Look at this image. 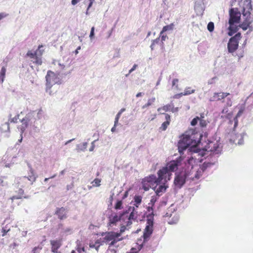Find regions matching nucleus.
Here are the masks:
<instances>
[{
	"label": "nucleus",
	"mask_w": 253,
	"mask_h": 253,
	"mask_svg": "<svg viewBox=\"0 0 253 253\" xmlns=\"http://www.w3.org/2000/svg\"><path fill=\"white\" fill-rule=\"evenodd\" d=\"M194 92H195L194 89H191V87H187L185 88L184 92L181 93V95H187L191 94V93H193Z\"/></svg>",
	"instance_id": "nucleus-31"
},
{
	"label": "nucleus",
	"mask_w": 253,
	"mask_h": 253,
	"mask_svg": "<svg viewBox=\"0 0 253 253\" xmlns=\"http://www.w3.org/2000/svg\"><path fill=\"white\" fill-rule=\"evenodd\" d=\"M199 120L200 118H199L198 117H196L192 120V121L191 122V125L192 126H195L197 124L198 122L199 121Z\"/></svg>",
	"instance_id": "nucleus-42"
},
{
	"label": "nucleus",
	"mask_w": 253,
	"mask_h": 253,
	"mask_svg": "<svg viewBox=\"0 0 253 253\" xmlns=\"http://www.w3.org/2000/svg\"><path fill=\"white\" fill-rule=\"evenodd\" d=\"M172 210L174 211V209H173L172 208V206H171L170 207H169L168 210V211L167 212V213L165 214V217H170L171 216V213H169V211H171Z\"/></svg>",
	"instance_id": "nucleus-45"
},
{
	"label": "nucleus",
	"mask_w": 253,
	"mask_h": 253,
	"mask_svg": "<svg viewBox=\"0 0 253 253\" xmlns=\"http://www.w3.org/2000/svg\"><path fill=\"white\" fill-rule=\"evenodd\" d=\"M7 15V14L5 13H3V12H1L0 13V21L3 18H5V17H6Z\"/></svg>",
	"instance_id": "nucleus-60"
},
{
	"label": "nucleus",
	"mask_w": 253,
	"mask_h": 253,
	"mask_svg": "<svg viewBox=\"0 0 253 253\" xmlns=\"http://www.w3.org/2000/svg\"><path fill=\"white\" fill-rule=\"evenodd\" d=\"M216 80H217L216 77H213L208 81V84H212L215 82V81Z\"/></svg>",
	"instance_id": "nucleus-53"
},
{
	"label": "nucleus",
	"mask_w": 253,
	"mask_h": 253,
	"mask_svg": "<svg viewBox=\"0 0 253 253\" xmlns=\"http://www.w3.org/2000/svg\"><path fill=\"white\" fill-rule=\"evenodd\" d=\"M165 119L166 120V121H168V122H170V117L169 115H168L167 114H165Z\"/></svg>",
	"instance_id": "nucleus-64"
},
{
	"label": "nucleus",
	"mask_w": 253,
	"mask_h": 253,
	"mask_svg": "<svg viewBox=\"0 0 253 253\" xmlns=\"http://www.w3.org/2000/svg\"><path fill=\"white\" fill-rule=\"evenodd\" d=\"M146 226L143 232V242L146 243L148 241L150 236L153 233L154 218L151 215L148 217L147 219Z\"/></svg>",
	"instance_id": "nucleus-11"
},
{
	"label": "nucleus",
	"mask_w": 253,
	"mask_h": 253,
	"mask_svg": "<svg viewBox=\"0 0 253 253\" xmlns=\"http://www.w3.org/2000/svg\"><path fill=\"white\" fill-rule=\"evenodd\" d=\"M158 177H157L155 175L151 174L149 176L145 177L143 180L148 183H151L152 184H153V183H155L157 185L161 184L164 179V181H167V179H166L163 174L162 173H160V170L158 171Z\"/></svg>",
	"instance_id": "nucleus-13"
},
{
	"label": "nucleus",
	"mask_w": 253,
	"mask_h": 253,
	"mask_svg": "<svg viewBox=\"0 0 253 253\" xmlns=\"http://www.w3.org/2000/svg\"><path fill=\"white\" fill-rule=\"evenodd\" d=\"M159 196L157 195L156 194L155 195H154L151 197V199L150 200V203L148 204L149 205H152V206H154L155 203L157 202L159 198Z\"/></svg>",
	"instance_id": "nucleus-34"
},
{
	"label": "nucleus",
	"mask_w": 253,
	"mask_h": 253,
	"mask_svg": "<svg viewBox=\"0 0 253 253\" xmlns=\"http://www.w3.org/2000/svg\"><path fill=\"white\" fill-rule=\"evenodd\" d=\"M171 108H173V103H170L169 104H167L162 108H159L157 110L158 112H159L162 114H164V113H162V111H164L165 112H167L169 111H170Z\"/></svg>",
	"instance_id": "nucleus-22"
},
{
	"label": "nucleus",
	"mask_w": 253,
	"mask_h": 253,
	"mask_svg": "<svg viewBox=\"0 0 253 253\" xmlns=\"http://www.w3.org/2000/svg\"><path fill=\"white\" fill-rule=\"evenodd\" d=\"M121 116V115L120 114V113H118L116 115L115 119V122H114V123H115V125L118 124L119 120Z\"/></svg>",
	"instance_id": "nucleus-54"
},
{
	"label": "nucleus",
	"mask_w": 253,
	"mask_h": 253,
	"mask_svg": "<svg viewBox=\"0 0 253 253\" xmlns=\"http://www.w3.org/2000/svg\"><path fill=\"white\" fill-rule=\"evenodd\" d=\"M200 125L202 127H205L207 126V122L205 120L200 119Z\"/></svg>",
	"instance_id": "nucleus-49"
},
{
	"label": "nucleus",
	"mask_w": 253,
	"mask_h": 253,
	"mask_svg": "<svg viewBox=\"0 0 253 253\" xmlns=\"http://www.w3.org/2000/svg\"><path fill=\"white\" fill-rule=\"evenodd\" d=\"M159 42H160V37L152 41V42L154 43L155 44H159Z\"/></svg>",
	"instance_id": "nucleus-61"
},
{
	"label": "nucleus",
	"mask_w": 253,
	"mask_h": 253,
	"mask_svg": "<svg viewBox=\"0 0 253 253\" xmlns=\"http://www.w3.org/2000/svg\"><path fill=\"white\" fill-rule=\"evenodd\" d=\"M142 188L145 191H148L149 190L150 188L151 187V185H152L151 183H148L146 181H145L144 180H142Z\"/></svg>",
	"instance_id": "nucleus-27"
},
{
	"label": "nucleus",
	"mask_w": 253,
	"mask_h": 253,
	"mask_svg": "<svg viewBox=\"0 0 253 253\" xmlns=\"http://www.w3.org/2000/svg\"><path fill=\"white\" fill-rule=\"evenodd\" d=\"M122 201L121 200H118L115 206V208L116 210H120L123 208L122 207Z\"/></svg>",
	"instance_id": "nucleus-38"
},
{
	"label": "nucleus",
	"mask_w": 253,
	"mask_h": 253,
	"mask_svg": "<svg viewBox=\"0 0 253 253\" xmlns=\"http://www.w3.org/2000/svg\"><path fill=\"white\" fill-rule=\"evenodd\" d=\"M167 182V181H164V179L161 184H159L158 185L156 184V186L154 188L156 194L158 196H161L166 192V189L168 187V186L166 185Z\"/></svg>",
	"instance_id": "nucleus-15"
},
{
	"label": "nucleus",
	"mask_w": 253,
	"mask_h": 253,
	"mask_svg": "<svg viewBox=\"0 0 253 253\" xmlns=\"http://www.w3.org/2000/svg\"><path fill=\"white\" fill-rule=\"evenodd\" d=\"M96 141V140H94L91 143V146L90 147L89 151L91 152L94 150V147H95V142Z\"/></svg>",
	"instance_id": "nucleus-58"
},
{
	"label": "nucleus",
	"mask_w": 253,
	"mask_h": 253,
	"mask_svg": "<svg viewBox=\"0 0 253 253\" xmlns=\"http://www.w3.org/2000/svg\"><path fill=\"white\" fill-rule=\"evenodd\" d=\"M72 229L71 228L67 227L63 228L62 232L67 235L71 234L72 233Z\"/></svg>",
	"instance_id": "nucleus-40"
},
{
	"label": "nucleus",
	"mask_w": 253,
	"mask_h": 253,
	"mask_svg": "<svg viewBox=\"0 0 253 253\" xmlns=\"http://www.w3.org/2000/svg\"><path fill=\"white\" fill-rule=\"evenodd\" d=\"M114 239V236H113L112 232L107 233L104 238V240L106 242H109Z\"/></svg>",
	"instance_id": "nucleus-33"
},
{
	"label": "nucleus",
	"mask_w": 253,
	"mask_h": 253,
	"mask_svg": "<svg viewBox=\"0 0 253 253\" xmlns=\"http://www.w3.org/2000/svg\"><path fill=\"white\" fill-rule=\"evenodd\" d=\"M222 147L218 140H210L205 146L206 150L213 154H219L221 153Z\"/></svg>",
	"instance_id": "nucleus-10"
},
{
	"label": "nucleus",
	"mask_w": 253,
	"mask_h": 253,
	"mask_svg": "<svg viewBox=\"0 0 253 253\" xmlns=\"http://www.w3.org/2000/svg\"><path fill=\"white\" fill-rule=\"evenodd\" d=\"M6 73V68L5 67H2L0 71V83H2L3 82L5 78Z\"/></svg>",
	"instance_id": "nucleus-26"
},
{
	"label": "nucleus",
	"mask_w": 253,
	"mask_h": 253,
	"mask_svg": "<svg viewBox=\"0 0 253 253\" xmlns=\"http://www.w3.org/2000/svg\"><path fill=\"white\" fill-rule=\"evenodd\" d=\"M211 158V161L208 158L202 165H200L198 169L194 171V176L192 175L194 170L191 171L187 169L182 170L179 172L175 173L174 180V184L175 186L178 188H181L186 180L188 179L194 180L200 178L207 168L211 167L216 162L217 159L215 157H212Z\"/></svg>",
	"instance_id": "nucleus-1"
},
{
	"label": "nucleus",
	"mask_w": 253,
	"mask_h": 253,
	"mask_svg": "<svg viewBox=\"0 0 253 253\" xmlns=\"http://www.w3.org/2000/svg\"><path fill=\"white\" fill-rule=\"evenodd\" d=\"M227 101L226 102V105L227 106L226 107H230L232 106V102L231 101V97H228L227 98Z\"/></svg>",
	"instance_id": "nucleus-52"
},
{
	"label": "nucleus",
	"mask_w": 253,
	"mask_h": 253,
	"mask_svg": "<svg viewBox=\"0 0 253 253\" xmlns=\"http://www.w3.org/2000/svg\"><path fill=\"white\" fill-rule=\"evenodd\" d=\"M214 28V23L212 22H210L207 26L208 30L211 32L213 31Z\"/></svg>",
	"instance_id": "nucleus-39"
},
{
	"label": "nucleus",
	"mask_w": 253,
	"mask_h": 253,
	"mask_svg": "<svg viewBox=\"0 0 253 253\" xmlns=\"http://www.w3.org/2000/svg\"><path fill=\"white\" fill-rule=\"evenodd\" d=\"M196 142L193 141L191 136L188 135H184L178 143V149L179 153L183 154V151L187 149L188 152L191 153H197L200 149L195 146Z\"/></svg>",
	"instance_id": "nucleus-3"
},
{
	"label": "nucleus",
	"mask_w": 253,
	"mask_h": 253,
	"mask_svg": "<svg viewBox=\"0 0 253 253\" xmlns=\"http://www.w3.org/2000/svg\"><path fill=\"white\" fill-rule=\"evenodd\" d=\"M18 193L19 194L18 196H13L11 199L12 200H14L15 199H21L23 197L22 195L24 193V190L22 188H20L18 190Z\"/></svg>",
	"instance_id": "nucleus-29"
},
{
	"label": "nucleus",
	"mask_w": 253,
	"mask_h": 253,
	"mask_svg": "<svg viewBox=\"0 0 253 253\" xmlns=\"http://www.w3.org/2000/svg\"><path fill=\"white\" fill-rule=\"evenodd\" d=\"M128 212L130 211L129 215H128V220L126 221V225L129 226L132 224L131 220H135L137 217V211L134 207H130L128 209Z\"/></svg>",
	"instance_id": "nucleus-17"
},
{
	"label": "nucleus",
	"mask_w": 253,
	"mask_h": 253,
	"mask_svg": "<svg viewBox=\"0 0 253 253\" xmlns=\"http://www.w3.org/2000/svg\"><path fill=\"white\" fill-rule=\"evenodd\" d=\"M43 47V46L42 45H40L36 51L34 52L30 50L28 51L26 54V56L30 58L31 61L33 62V63L37 65H41L42 64L41 57L44 51Z\"/></svg>",
	"instance_id": "nucleus-7"
},
{
	"label": "nucleus",
	"mask_w": 253,
	"mask_h": 253,
	"mask_svg": "<svg viewBox=\"0 0 253 253\" xmlns=\"http://www.w3.org/2000/svg\"><path fill=\"white\" fill-rule=\"evenodd\" d=\"M128 211H126L121 213L119 216L120 219V221H125L126 219L128 220Z\"/></svg>",
	"instance_id": "nucleus-25"
},
{
	"label": "nucleus",
	"mask_w": 253,
	"mask_h": 253,
	"mask_svg": "<svg viewBox=\"0 0 253 253\" xmlns=\"http://www.w3.org/2000/svg\"><path fill=\"white\" fill-rule=\"evenodd\" d=\"M178 108L177 107H174V105L173 104V108H171L170 111L172 113H175V112H177L178 111Z\"/></svg>",
	"instance_id": "nucleus-62"
},
{
	"label": "nucleus",
	"mask_w": 253,
	"mask_h": 253,
	"mask_svg": "<svg viewBox=\"0 0 253 253\" xmlns=\"http://www.w3.org/2000/svg\"><path fill=\"white\" fill-rule=\"evenodd\" d=\"M183 160V158L182 156H180L175 160L170 161L167 164L166 167L160 169V173H162L167 181L170 180V177L171 175V172L176 170L181 165Z\"/></svg>",
	"instance_id": "nucleus-4"
},
{
	"label": "nucleus",
	"mask_w": 253,
	"mask_h": 253,
	"mask_svg": "<svg viewBox=\"0 0 253 253\" xmlns=\"http://www.w3.org/2000/svg\"><path fill=\"white\" fill-rule=\"evenodd\" d=\"M244 111H245V106L243 105L240 107L239 111H238V113L237 114L236 117L235 118H234L233 120V121L230 120L229 121L230 123L231 124L233 123H234V128H236L237 127V126H238V118L239 117H240L242 115V114L243 113Z\"/></svg>",
	"instance_id": "nucleus-18"
},
{
	"label": "nucleus",
	"mask_w": 253,
	"mask_h": 253,
	"mask_svg": "<svg viewBox=\"0 0 253 253\" xmlns=\"http://www.w3.org/2000/svg\"><path fill=\"white\" fill-rule=\"evenodd\" d=\"M50 243L52 246V252L54 253H57L58 249L61 245L60 241L59 240H51Z\"/></svg>",
	"instance_id": "nucleus-20"
},
{
	"label": "nucleus",
	"mask_w": 253,
	"mask_h": 253,
	"mask_svg": "<svg viewBox=\"0 0 253 253\" xmlns=\"http://www.w3.org/2000/svg\"><path fill=\"white\" fill-rule=\"evenodd\" d=\"M10 230V228L6 225L5 227H3L2 228V236H4L5 234Z\"/></svg>",
	"instance_id": "nucleus-41"
},
{
	"label": "nucleus",
	"mask_w": 253,
	"mask_h": 253,
	"mask_svg": "<svg viewBox=\"0 0 253 253\" xmlns=\"http://www.w3.org/2000/svg\"><path fill=\"white\" fill-rule=\"evenodd\" d=\"M41 110H39L38 112L36 111H30L26 115L22 118L20 121L22 125L18 128L20 130L21 138L18 140L19 142H21L22 140V134L24 133L26 129L30 126L32 128L35 130V131H39L40 129L38 127L36 123V119L35 115H37V117L40 119L39 115L41 114Z\"/></svg>",
	"instance_id": "nucleus-2"
},
{
	"label": "nucleus",
	"mask_w": 253,
	"mask_h": 253,
	"mask_svg": "<svg viewBox=\"0 0 253 253\" xmlns=\"http://www.w3.org/2000/svg\"><path fill=\"white\" fill-rule=\"evenodd\" d=\"M179 220V217L178 216H174L171 219H169L168 221L169 223L170 224H176Z\"/></svg>",
	"instance_id": "nucleus-36"
},
{
	"label": "nucleus",
	"mask_w": 253,
	"mask_h": 253,
	"mask_svg": "<svg viewBox=\"0 0 253 253\" xmlns=\"http://www.w3.org/2000/svg\"><path fill=\"white\" fill-rule=\"evenodd\" d=\"M0 186L6 187L7 186V183L6 182H4L1 178H0Z\"/></svg>",
	"instance_id": "nucleus-57"
},
{
	"label": "nucleus",
	"mask_w": 253,
	"mask_h": 253,
	"mask_svg": "<svg viewBox=\"0 0 253 253\" xmlns=\"http://www.w3.org/2000/svg\"><path fill=\"white\" fill-rule=\"evenodd\" d=\"M230 96V93L227 92L214 93L212 96L211 97L209 101L211 102L217 101L223 99L225 97Z\"/></svg>",
	"instance_id": "nucleus-16"
},
{
	"label": "nucleus",
	"mask_w": 253,
	"mask_h": 253,
	"mask_svg": "<svg viewBox=\"0 0 253 253\" xmlns=\"http://www.w3.org/2000/svg\"><path fill=\"white\" fill-rule=\"evenodd\" d=\"M121 233L112 232L113 236H114V239H119V237L121 236Z\"/></svg>",
	"instance_id": "nucleus-55"
},
{
	"label": "nucleus",
	"mask_w": 253,
	"mask_h": 253,
	"mask_svg": "<svg viewBox=\"0 0 253 253\" xmlns=\"http://www.w3.org/2000/svg\"><path fill=\"white\" fill-rule=\"evenodd\" d=\"M178 80L177 79H174L172 80V86H175L176 88L178 87Z\"/></svg>",
	"instance_id": "nucleus-46"
},
{
	"label": "nucleus",
	"mask_w": 253,
	"mask_h": 253,
	"mask_svg": "<svg viewBox=\"0 0 253 253\" xmlns=\"http://www.w3.org/2000/svg\"><path fill=\"white\" fill-rule=\"evenodd\" d=\"M164 33H162V31L160 33V37H161V42L162 44H163V42L168 38V36L166 35H164Z\"/></svg>",
	"instance_id": "nucleus-44"
},
{
	"label": "nucleus",
	"mask_w": 253,
	"mask_h": 253,
	"mask_svg": "<svg viewBox=\"0 0 253 253\" xmlns=\"http://www.w3.org/2000/svg\"><path fill=\"white\" fill-rule=\"evenodd\" d=\"M120 221L119 216L115 214L109 217V223L111 224H115L117 222Z\"/></svg>",
	"instance_id": "nucleus-23"
},
{
	"label": "nucleus",
	"mask_w": 253,
	"mask_h": 253,
	"mask_svg": "<svg viewBox=\"0 0 253 253\" xmlns=\"http://www.w3.org/2000/svg\"><path fill=\"white\" fill-rule=\"evenodd\" d=\"M147 211L149 213L147 215V219H148V217L150 215H151L154 218V213L153 206H152V205H149V206L147 207Z\"/></svg>",
	"instance_id": "nucleus-35"
},
{
	"label": "nucleus",
	"mask_w": 253,
	"mask_h": 253,
	"mask_svg": "<svg viewBox=\"0 0 253 253\" xmlns=\"http://www.w3.org/2000/svg\"><path fill=\"white\" fill-rule=\"evenodd\" d=\"M76 250L79 253H84L85 250L84 247H79V246L76 249Z\"/></svg>",
	"instance_id": "nucleus-50"
},
{
	"label": "nucleus",
	"mask_w": 253,
	"mask_h": 253,
	"mask_svg": "<svg viewBox=\"0 0 253 253\" xmlns=\"http://www.w3.org/2000/svg\"><path fill=\"white\" fill-rule=\"evenodd\" d=\"M87 146V143L84 142L82 144H78L77 145V149L78 151H84L86 149Z\"/></svg>",
	"instance_id": "nucleus-24"
},
{
	"label": "nucleus",
	"mask_w": 253,
	"mask_h": 253,
	"mask_svg": "<svg viewBox=\"0 0 253 253\" xmlns=\"http://www.w3.org/2000/svg\"><path fill=\"white\" fill-rule=\"evenodd\" d=\"M134 200V202L135 203L134 205L135 206V207L136 208H138V205L141 202L142 197L141 196H135Z\"/></svg>",
	"instance_id": "nucleus-32"
},
{
	"label": "nucleus",
	"mask_w": 253,
	"mask_h": 253,
	"mask_svg": "<svg viewBox=\"0 0 253 253\" xmlns=\"http://www.w3.org/2000/svg\"><path fill=\"white\" fill-rule=\"evenodd\" d=\"M169 125V122L165 121L162 124L161 126L160 127V129L163 131H165L166 130Z\"/></svg>",
	"instance_id": "nucleus-37"
},
{
	"label": "nucleus",
	"mask_w": 253,
	"mask_h": 253,
	"mask_svg": "<svg viewBox=\"0 0 253 253\" xmlns=\"http://www.w3.org/2000/svg\"><path fill=\"white\" fill-rule=\"evenodd\" d=\"M28 167L29 168L30 173L28 176H23L19 179L18 184L19 186L24 187H25L27 184V182H29L30 185L33 184V182L35 181L36 179V176L34 174V170L32 168L30 165L28 164Z\"/></svg>",
	"instance_id": "nucleus-9"
},
{
	"label": "nucleus",
	"mask_w": 253,
	"mask_h": 253,
	"mask_svg": "<svg viewBox=\"0 0 253 253\" xmlns=\"http://www.w3.org/2000/svg\"><path fill=\"white\" fill-rule=\"evenodd\" d=\"M46 79V88L45 91L49 94L51 95L52 91L50 89L52 86L55 84H61L62 83L61 79L53 72L48 71L45 76Z\"/></svg>",
	"instance_id": "nucleus-5"
},
{
	"label": "nucleus",
	"mask_w": 253,
	"mask_h": 253,
	"mask_svg": "<svg viewBox=\"0 0 253 253\" xmlns=\"http://www.w3.org/2000/svg\"><path fill=\"white\" fill-rule=\"evenodd\" d=\"M73 187H74V184H73V182H72L71 184L68 185L67 186V189L68 190H71L73 188Z\"/></svg>",
	"instance_id": "nucleus-63"
},
{
	"label": "nucleus",
	"mask_w": 253,
	"mask_h": 253,
	"mask_svg": "<svg viewBox=\"0 0 253 253\" xmlns=\"http://www.w3.org/2000/svg\"><path fill=\"white\" fill-rule=\"evenodd\" d=\"M252 10V6L251 4V0H248L245 2L243 8V15L244 16H246V18L245 21L242 24L239 25V27L241 28L243 30H246L249 27L251 23V22L249 19V17L251 14V11Z\"/></svg>",
	"instance_id": "nucleus-6"
},
{
	"label": "nucleus",
	"mask_w": 253,
	"mask_h": 253,
	"mask_svg": "<svg viewBox=\"0 0 253 253\" xmlns=\"http://www.w3.org/2000/svg\"><path fill=\"white\" fill-rule=\"evenodd\" d=\"M247 134L245 132L237 133L235 128L234 126L232 131L228 134V137L231 143H234L236 145H241L244 144V137Z\"/></svg>",
	"instance_id": "nucleus-8"
},
{
	"label": "nucleus",
	"mask_w": 253,
	"mask_h": 253,
	"mask_svg": "<svg viewBox=\"0 0 253 253\" xmlns=\"http://www.w3.org/2000/svg\"><path fill=\"white\" fill-rule=\"evenodd\" d=\"M138 65L137 64H134L133 67L129 70L128 74H131L132 72H133L137 67Z\"/></svg>",
	"instance_id": "nucleus-56"
},
{
	"label": "nucleus",
	"mask_w": 253,
	"mask_h": 253,
	"mask_svg": "<svg viewBox=\"0 0 253 253\" xmlns=\"http://www.w3.org/2000/svg\"><path fill=\"white\" fill-rule=\"evenodd\" d=\"M230 18L229 23H239L240 20L241 13L237 9L231 8L229 10Z\"/></svg>",
	"instance_id": "nucleus-14"
},
{
	"label": "nucleus",
	"mask_w": 253,
	"mask_h": 253,
	"mask_svg": "<svg viewBox=\"0 0 253 253\" xmlns=\"http://www.w3.org/2000/svg\"><path fill=\"white\" fill-rule=\"evenodd\" d=\"M186 161L189 164H191L192 163L193 161H195V160L193 159V157L191 156L190 157H188Z\"/></svg>",
	"instance_id": "nucleus-59"
},
{
	"label": "nucleus",
	"mask_w": 253,
	"mask_h": 253,
	"mask_svg": "<svg viewBox=\"0 0 253 253\" xmlns=\"http://www.w3.org/2000/svg\"><path fill=\"white\" fill-rule=\"evenodd\" d=\"M174 24L171 23L169 25L164 26L162 30V33H165L166 31H171L174 28Z\"/></svg>",
	"instance_id": "nucleus-28"
},
{
	"label": "nucleus",
	"mask_w": 253,
	"mask_h": 253,
	"mask_svg": "<svg viewBox=\"0 0 253 253\" xmlns=\"http://www.w3.org/2000/svg\"><path fill=\"white\" fill-rule=\"evenodd\" d=\"M235 23H229V26L228 27V35L229 36H232L234 34L236 33L238 30V27L235 25Z\"/></svg>",
	"instance_id": "nucleus-21"
},
{
	"label": "nucleus",
	"mask_w": 253,
	"mask_h": 253,
	"mask_svg": "<svg viewBox=\"0 0 253 253\" xmlns=\"http://www.w3.org/2000/svg\"><path fill=\"white\" fill-rule=\"evenodd\" d=\"M156 100L155 97H152L151 98H150L148 99V102L146 104L144 105L142 107V109H144L145 108H147L150 106H151Z\"/></svg>",
	"instance_id": "nucleus-30"
},
{
	"label": "nucleus",
	"mask_w": 253,
	"mask_h": 253,
	"mask_svg": "<svg viewBox=\"0 0 253 253\" xmlns=\"http://www.w3.org/2000/svg\"><path fill=\"white\" fill-rule=\"evenodd\" d=\"M241 38V34L239 32L229 39L227 43L228 51L229 53H233L238 49L239 41Z\"/></svg>",
	"instance_id": "nucleus-12"
},
{
	"label": "nucleus",
	"mask_w": 253,
	"mask_h": 253,
	"mask_svg": "<svg viewBox=\"0 0 253 253\" xmlns=\"http://www.w3.org/2000/svg\"><path fill=\"white\" fill-rule=\"evenodd\" d=\"M19 116H20V115L18 114V115H16V116H15L14 118L11 119L10 122L14 123H17V120L19 119Z\"/></svg>",
	"instance_id": "nucleus-51"
},
{
	"label": "nucleus",
	"mask_w": 253,
	"mask_h": 253,
	"mask_svg": "<svg viewBox=\"0 0 253 253\" xmlns=\"http://www.w3.org/2000/svg\"><path fill=\"white\" fill-rule=\"evenodd\" d=\"M101 180L98 178H95L92 182L93 186H100Z\"/></svg>",
	"instance_id": "nucleus-43"
},
{
	"label": "nucleus",
	"mask_w": 253,
	"mask_h": 253,
	"mask_svg": "<svg viewBox=\"0 0 253 253\" xmlns=\"http://www.w3.org/2000/svg\"><path fill=\"white\" fill-rule=\"evenodd\" d=\"M123 240V238H120V239H113L112 240H111V243L110 244V246H115V244L119 241H121Z\"/></svg>",
	"instance_id": "nucleus-48"
},
{
	"label": "nucleus",
	"mask_w": 253,
	"mask_h": 253,
	"mask_svg": "<svg viewBox=\"0 0 253 253\" xmlns=\"http://www.w3.org/2000/svg\"><path fill=\"white\" fill-rule=\"evenodd\" d=\"M67 210L62 207L61 208H57L55 213L58 215V217L60 219H63L67 218Z\"/></svg>",
	"instance_id": "nucleus-19"
},
{
	"label": "nucleus",
	"mask_w": 253,
	"mask_h": 253,
	"mask_svg": "<svg viewBox=\"0 0 253 253\" xmlns=\"http://www.w3.org/2000/svg\"><path fill=\"white\" fill-rule=\"evenodd\" d=\"M94 30L95 28L94 27H92L91 29L90 35H89V38L90 40H92L94 37Z\"/></svg>",
	"instance_id": "nucleus-47"
}]
</instances>
